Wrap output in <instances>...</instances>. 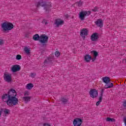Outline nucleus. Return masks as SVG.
Returning <instances> with one entry per match:
<instances>
[{"label":"nucleus","mask_w":126,"mask_h":126,"mask_svg":"<svg viewBox=\"0 0 126 126\" xmlns=\"http://www.w3.org/2000/svg\"><path fill=\"white\" fill-rule=\"evenodd\" d=\"M17 93L13 89H10L7 94H3L1 99L3 102L6 103L9 107H13L18 105V98L16 97Z\"/></svg>","instance_id":"f257e3e1"},{"label":"nucleus","mask_w":126,"mask_h":126,"mask_svg":"<svg viewBox=\"0 0 126 126\" xmlns=\"http://www.w3.org/2000/svg\"><path fill=\"white\" fill-rule=\"evenodd\" d=\"M32 39L34 41H39L41 44H42V46L45 47V46H47L49 37L46 34H41L39 36L38 34H35L33 36Z\"/></svg>","instance_id":"f03ea898"},{"label":"nucleus","mask_w":126,"mask_h":126,"mask_svg":"<svg viewBox=\"0 0 126 126\" xmlns=\"http://www.w3.org/2000/svg\"><path fill=\"white\" fill-rule=\"evenodd\" d=\"M35 5L36 7H39V6H44V10H45L46 12L51 11V7H52L51 2H49L46 0H40L37 4H35Z\"/></svg>","instance_id":"7ed1b4c3"},{"label":"nucleus","mask_w":126,"mask_h":126,"mask_svg":"<svg viewBox=\"0 0 126 126\" xmlns=\"http://www.w3.org/2000/svg\"><path fill=\"white\" fill-rule=\"evenodd\" d=\"M1 28L2 29V31L4 33H7L8 32L9 30H11V29H13V24L12 23L5 22L2 23Z\"/></svg>","instance_id":"20e7f679"},{"label":"nucleus","mask_w":126,"mask_h":126,"mask_svg":"<svg viewBox=\"0 0 126 126\" xmlns=\"http://www.w3.org/2000/svg\"><path fill=\"white\" fill-rule=\"evenodd\" d=\"M102 81L105 83V88L106 89L108 88H112L114 86V84L111 83V80L110 79H102Z\"/></svg>","instance_id":"39448f33"},{"label":"nucleus","mask_w":126,"mask_h":126,"mask_svg":"<svg viewBox=\"0 0 126 126\" xmlns=\"http://www.w3.org/2000/svg\"><path fill=\"white\" fill-rule=\"evenodd\" d=\"M74 126H81L82 125V119L80 118H76L73 121Z\"/></svg>","instance_id":"423d86ee"},{"label":"nucleus","mask_w":126,"mask_h":126,"mask_svg":"<svg viewBox=\"0 0 126 126\" xmlns=\"http://www.w3.org/2000/svg\"><path fill=\"white\" fill-rule=\"evenodd\" d=\"M89 94L91 98H96L98 96V91L96 89H91Z\"/></svg>","instance_id":"0eeeda50"},{"label":"nucleus","mask_w":126,"mask_h":126,"mask_svg":"<svg viewBox=\"0 0 126 126\" xmlns=\"http://www.w3.org/2000/svg\"><path fill=\"white\" fill-rule=\"evenodd\" d=\"M87 32H88V31H87V29H83L81 30L80 35L82 37L83 40H85V36H87L88 35Z\"/></svg>","instance_id":"6e6552de"},{"label":"nucleus","mask_w":126,"mask_h":126,"mask_svg":"<svg viewBox=\"0 0 126 126\" xmlns=\"http://www.w3.org/2000/svg\"><path fill=\"white\" fill-rule=\"evenodd\" d=\"M91 39L93 42H96L99 39V33L94 32L92 34L91 36Z\"/></svg>","instance_id":"1a4fd4ad"},{"label":"nucleus","mask_w":126,"mask_h":126,"mask_svg":"<svg viewBox=\"0 0 126 126\" xmlns=\"http://www.w3.org/2000/svg\"><path fill=\"white\" fill-rule=\"evenodd\" d=\"M21 69V67L18 64L13 65L11 67V71L12 72H16L19 71Z\"/></svg>","instance_id":"9d476101"},{"label":"nucleus","mask_w":126,"mask_h":126,"mask_svg":"<svg viewBox=\"0 0 126 126\" xmlns=\"http://www.w3.org/2000/svg\"><path fill=\"white\" fill-rule=\"evenodd\" d=\"M87 11H81L79 14V18L81 20L83 21L85 19V16H87Z\"/></svg>","instance_id":"9b49d317"},{"label":"nucleus","mask_w":126,"mask_h":126,"mask_svg":"<svg viewBox=\"0 0 126 126\" xmlns=\"http://www.w3.org/2000/svg\"><path fill=\"white\" fill-rule=\"evenodd\" d=\"M63 23H64V22L60 19L55 20V24H56L57 27H59L60 25H63Z\"/></svg>","instance_id":"f8f14e48"},{"label":"nucleus","mask_w":126,"mask_h":126,"mask_svg":"<svg viewBox=\"0 0 126 126\" xmlns=\"http://www.w3.org/2000/svg\"><path fill=\"white\" fill-rule=\"evenodd\" d=\"M96 26L102 28L103 27V20L101 19H97V21L95 22Z\"/></svg>","instance_id":"ddd939ff"},{"label":"nucleus","mask_w":126,"mask_h":126,"mask_svg":"<svg viewBox=\"0 0 126 126\" xmlns=\"http://www.w3.org/2000/svg\"><path fill=\"white\" fill-rule=\"evenodd\" d=\"M91 54L93 55V62H94V61L96 60V59H97V56H98L99 54H98V52L96 51H91Z\"/></svg>","instance_id":"4468645a"},{"label":"nucleus","mask_w":126,"mask_h":126,"mask_svg":"<svg viewBox=\"0 0 126 126\" xmlns=\"http://www.w3.org/2000/svg\"><path fill=\"white\" fill-rule=\"evenodd\" d=\"M84 59H85V61H86L87 63H89L91 60H93L92 56L88 54L85 56Z\"/></svg>","instance_id":"2eb2a0df"},{"label":"nucleus","mask_w":126,"mask_h":126,"mask_svg":"<svg viewBox=\"0 0 126 126\" xmlns=\"http://www.w3.org/2000/svg\"><path fill=\"white\" fill-rule=\"evenodd\" d=\"M34 87V85L32 83H29L27 84L26 88V89H28V90H31L32 88Z\"/></svg>","instance_id":"dca6fc26"},{"label":"nucleus","mask_w":126,"mask_h":126,"mask_svg":"<svg viewBox=\"0 0 126 126\" xmlns=\"http://www.w3.org/2000/svg\"><path fill=\"white\" fill-rule=\"evenodd\" d=\"M23 99L25 103H28V102H30V100H31V96H25L23 97Z\"/></svg>","instance_id":"f3484780"},{"label":"nucleus","mask_w":126,"mask_h":126,"mask_svg":"<svg viewBox=\"0 0 126 126\" xmlns=\"http://www.w3.org/2000/svg\"><path fill=\"white\" fill-rule=\"evenodd\" d=\"M4 79H11V74H9L8 73H4Z\"/></svg>","instance_id":"a211bd4d"},{"label":"nucleus","mask_w":126,"mask_h":126,"mask_svg":"<svg viewBox=\"0 0 126 126\" xmlns=\"http://www.w3.org/2000/svg\"><path fill=\"white\" fill-rule=\"evenodd\" d=\"M106 122H116V119L107 117L106 118Z\"/></svg>","instance_id":"6ab92c4d"},{"label":"nucleus","mask_w":126,"mask_h":126,"mask_svg":"<svg viewBox=\"0 0 126 126\" xmlns=\"http://www.w3.org/2000/svg\"><path fill=\"white\" fill-rule=\"evenodd\" d=\"M24 51L27 55H30V50L28 47H25Z\"/></svg>","instance_id":"aec40b11"},{"label":"nucleus","mask_w":126,"mask_h":126,"mask_svg":"<svg viewBox=\"0 0 126 126\" xmlns=\"http://www.w3.org/2000/svg\"><path fill=\"white\" fill-rule=\"evenodd\" d=\"M61 101H62V102H63V103H66V102H67V99H66V98L65 97H62L61 98Z\"/></svg>","instance_id":"412c9836"},{"label":"nucleus","mask_w":126,"mask_h":126,"mask_svg":"<svg viewBox=\"0 0 126 126\" xmlns=\"http://www.w3.org/2000/svg\"><path fill=\"white\" fill-rule=\"evenodd\" d=\"M9 112H10V111L9 110V109H5L3 111V112L5 114V115H8V114H9Z\"/></svg>","instance_id":"4be33fe9"},{"label":"nucleus","mask_w":126,"mask_h":126,"mask_svg":"<svg viewBox=\"0 0 126 126\" xmlns=\"http://www.w3.org/2000/svg\"><path fill=\"white\" fill-rule=\"evenodd\" d=\"M21 59H22V57H21V55H17L16 57V59H17L18 61L21 60Z\"/></svg>","instance_id":"5701e85b"},{"label":"nucleus","mask_w":126,"mask_h":126,"mask_svg":"<svg viewBox=\"0 0 126 126\" xmlns=\"http://www.w3.org/2000/svg\"><path fill=\"white\" fill-rule=\"evenodd\" d=\"M55 55L56 57H57L58 58V57L60 56V55H61V53H60V52L59 51H57L55 53Z\"/></svg>","instance_id":"b1692460"},{"label":"nucleus","mask_w":126,"mask_h":126,"mask_svg":"<svg viewBox=\"0 0 126 126\" xmlns=\"http://www.w3.org/2000/svg\"><path fill=\"white\" fill-rule=\"evenodd\" d=\"M104 89H102L101 90H100L99 96L103 97V95H104Z\"/></svg>","instance_id":"393cba45"},{"label":"nucleus","mask_w":126,"mask_h":126,"mask_svg":"<svg viewBox=\"0 0 126 126\" xmlns=\"http://www.w3.org/2000/svg\"><path fill=\"white\" fill-rule=\"evenodd\" d=\"M76 3L78 6H81L82 5V2H81V1L76 2Z\"/></svg>","instance_id":"a878e982"},{"label":"nucleus","mask_w":126,"mask_h":126,"mask_svg":"<svg viewBox=\"0 0 126 126\" xmlns=\"http://www.w3.org/2000/svg\"><path fill=\"white\" fill-rule=\"evenodd\" d=\"M25 96H29L30 95V93L28 91H26L24 93Z\"/></svg>","instance_id":"bb28decb"},{"label":"nucleus","mask_w":126,"mask_h":126,"mask_svg":"<svg viewBox=\"0 0 126 126\" xmlns=\"http://www.w3.org/2000/svg\"><path fill=\"white\" fill-rule=\"evenodd\" d=\"M4 44V41L3 39H0V46H2Z\"/></svg>","instance_id":"cd10ccee"},{"label":"nucleus","mask_w":126,"mask_h":126,"mask_svg":"<svg viewBox=\"0 0 126 126\" xmlns=\"http://www.w3.org/2000/svg\"><path fill=\"white\" fill-rule=\"evenodd\" d=\"M93 11L96 12V11H98V8L97 7H95L94 9H93Z\"/></svg>","instance_id":"c85d7f7f"},{"label":"nucleus","mask_w":126,"mask_h":126,"mask_svg":"<svg viewBox=\"0 0 126 126\" xmlns=\"http://www.w3.org/2000/svg\"><path fill=\"white\" fill-rule=\"evenodd\" d=\"M12 80H11V79H5V81L6 82H8V83L11 82Z\"/></svg>","instance_id":"c756f323"},{"label":"nucleus","mask_w":126,"mask_h":126,"mask_svg":"<svg viewBox=\"0 0 126 126\" xmlns=\"http://www.w3.org/2000/svg\"><path fill=\"white\" fill-rule=\"evenodd\" d=\"M3 112V109H0V117H1V114H2Z\"/></svg>","instance_id":"7c9ffc66"},{"label":"nucleus","mask_w":126,"mask_h":126,"mask_svg":"<svg viewBox=\"0 0 126 126\" xmlns=\"http://www.w3.org/2000/svg\"><path fill=\"white\" fill-rule=\"evenodd\" d=\"M42 126H51V125L48 123H44Z\"/></svg>","instance_id":"2f4dec72"},{"label":"nucleus","mask_w":126,"mask_h":126,"mask_svg":"<svg viewBox=\"0 0 126 126\" xmlns=\"http://www.w3.org/2000/svg\"><path fill=\"white\" fill-rule=\"evenodd\" d=\"M51 59H52V58H51V57H48V58H47V61H48V62H52Z\"/></svg>","instance_id":"473e14b6"},{"label":"nucleus","mask_w":126,"mask_h":126,"mask_svg":"<svg viewBox=\"0 0 126 126\" xmlns=\"http://www.w3.org/2000/svg\"><path fill=\"white\" fill-rule=\"evenodd\" d=\"M101 79H110L109 77H104L101 78Z\"/></svg>","instance_id":"72a5a7b5"},{"label":"nucleus","mask_w":126,"mask_h":126,"mask_svg":"<svg viewBox=\"0 0 126 126\" xmlns=\"http://www.w3.org/2000/svg\"><path fill=\"white\" fill-rule=\"evenodd\" d=\"M102 97H103V96H99V102H102Z\"/></svg>","instance_id":"f704fd0d"},{"label":"nucleus","mask_w":126,"mask_h":126,"mask_svg":"<svg viewBox=\"0 0 126 126\" xmlns=\"http://www.w3.org/2000/svg\"><path fill=\"white\" fill-rule=\"evenodd\" d=\"M100 103H101V101H97L96 103V106H99L100 105Z\"/></svg>","instance_id":"c9c22d12"},{"label":"nucleus","mask_w":126,"mask_h":126,"mask_svg":"<svg viewBox=\"0 0 126 126\" xmlns=\"http://www.w3.org/2000/svg\"><path fill=\"white\" fill-rule=\"evenodd\" d=\"M91 13V11H89L88 12H87V14L86 15L87 16H89Z\"/></svg>","instance_id":"e433bc0d"},{"label":"nucleus","mask_w":126,"mask_h":126,"mask_svg":"<svg viewBox=\"0 0 126 126\" xmlns=\"http://www.w3.org/2000/svg\"><path fill=\"white\" fill-rule=\"evenodd\" d=\"M123 106L125 108L126 107V101H124V103H123Z\"/></svg>","instance_id":"4c0bfd02"},{"label":"nucleus","mask_w":126,"mask_h":126,"mask_svg":"<svg viewBox=\"0 0 126 126\" xmlns=\"http://www.w3.org/2000/svg\"><path fill=\"white\" fill-rule=\"evenodd\" d=\"M31 76L32 77H34L35 76V74L32 73Z\"/></svg>","instance_id":"58836bf2"},{"label":"nucleus","mask_w":126,"mask_h":126,"mask_svg":"<svg viewBox=\"0 0 126 126\" xmlns=\"http://www.w3.org/2000/svg\"><path fill=\"white\" fill-rule=\"evenodd\" d=\"M48 63V60H45L44 62V63Z\"/></svg>","instance_id":"ea45409f"},{"label":"nucleus","mask_w":126,"mask_h":126,"mask_svg":"<svg viewBox=\"0 0 126 126\" xmlns=\"http://www.w3.org/2000/svg\"><path fill=\"white\" fill-rule=\"evenodd\" d=\"M124 123H125V126H126V118L124 119Z\"/></svg>","instance_id":"a19ab883"},{"label":"nucleus","mask_w":126,"mask_h":126,"mask_svg":"<svg viewBox=\"0 0 126 126\" xmlns=\"http://www.w3.org/2000/svg\"><path fill=\"white\" fill-rule=\"evenodd\" d=\"M25 37H27V38H28V37H29V34H26Z\"/></svg>","instance_id":"79ce46f5"},{"label":"nucleus","mask_w":126,"mask_h":126,"mask_svg":"<svg viewBox=\"0 0 126 126\" xmlns=\"http://www.w3.org/2000/svg\"><path fill=\"white\" fill-rule=\"evenodd\" d=\"M65 16H66V17L67 18V17H68V15H66Z\"/></svg>","instance_id":"37998d69"},{"label":"nucleus","mask_w":126,"mask_h":126,"mask_svg":"<svg viewBox=\"0 0 126 126\" xmlns=\"http://www.w3.org/2000/svg\"><path fill=\"white\" fill-rule=\"evenodd\" d=\"M47 23H48L47 22H45V25H47Z\"/></svg>","instance_id":"c03bdc74"}]
</instances>
